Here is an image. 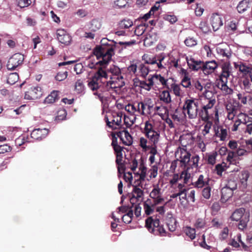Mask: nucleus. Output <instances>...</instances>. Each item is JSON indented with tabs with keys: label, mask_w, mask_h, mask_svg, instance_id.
<instances>
[{
	"label": "nucleus",
	"mask_w": 252,
	"mask_h": 252,
	"mask_svg": "<svg viewBox=\"0 0 252 252\" xmlns=\"http://www.w3.org/2000/svg\"><path fill=\"white\" fill-rule=\"evenodd\" d=\"M108 76L105 70L99 68L88 84L89 88L94 92V94L102 102L107 98L109 90L120 89L125 85L123 76L110 77L108 81Z\"/></svg>",
	"instance_id": "1"
},
{
	"label": "nucleus",
	"mask_w": 252,
	"mask_h": 252,
	"mask_svg": "<svg viewBox=\"0 0 252 252\" xmlns=\"http://www.w3.org/2000/svg\"><path fill=\"white\" fill-rule=\"evenodd\" d=\"M109 42L107 38H104L100 41L101 44L94 49V54L98 60L95 64L105 66L111 60L112 57L115 54L117 42L112 41L109 43Z\"/></svg>",
	"instance_id": "2"
},
{
	"label": "nucleus",
	"mask_w": 252,
	"mask_h": 252,
	"mask_svg": "<svg viewBox=\"0 0 252 252\" xmlns=\"http://www.w3.org/2000/svg\"><path fill=\"white\" fill-rule=\"evenodd\" d=\"M213 85L211 82H208L203 86L205 92L203 95L201 97L200 100L202 103V109L198 113L199 117L204 121H207L209 117V110L212 109L216 103V97L212 91L210 90Z\"/></svg>",
	"instance_id": "3"
},
{
	"label": "nucleus",
	"mask_w": 252,
	"mask_h": 252,
	"mask_svg": "<svg viewBox=\"0 0 252 252\" xmlns=\"http://www.w3.org/2000/svg\"><path fill=\"white\" fill-rule=\"evenodd\" d=\"M135 80H137L134 81L135 83H137V86L148 91H150L154 85H161L162 88L169 89L167 85L168 80L160 74L150 75L148 78L145 80H139L137 79Z\"/></svg>",
	"instance_id": "4"
},
{
	"label": "nucleus",
	"mask_w": 252,
	"mask_h": 252,
	"mask_svg": "<svg viewBox=\"0 0 252 252\" xmlns=\"http://www.w3.org/2000/svg\"><path fill=\"white\" fill-rule=\"evenodd\" d=\"M145 226L150 232L155 235L166 236V231L163 225H160L159 220L157 217H148L145 220Z\"/></svg>",
	"instance_id": "5"
},
{
	"label": "nucleus",
	"mask_w": 252,
	"mask_h": 252,
	"mask_svg": "<svg viewBox=\"0 0 252 252\" xmlns=\"http://www.w3.org/2000/svg\"><path fill=\"white\" fill-rule=\"evenodd\" d=\"M123 127L125 128V127ZM111 135L112 137L111 145L114 150L123 148L118 145L117 141L118 138H119L121 141H122L123 143L125 145L130 146L132 143V138L125 128L122 131L112 132Z\"/></svg>",
	"instance_id": "6"
},
{
	"label": "nucleus",
	"mask_w": 252,
	"mask_h": 252,
	"mask_svg": "<svg viewBox=\"0 0 252 252\" xmlns=\"http://www.w3.org/2000/svg\"><path fill=\"white\" fill-rule=\"evenodd\" d=\"M199 100L194 98L187 99L185 100L183 108L184 113H187L190 119L196 118L198 113Z\"/></svg>",
	"instance_id": "7"
},
{
	"label": "nucleus",
	"mask_w": 252,
	"mask_h": 252,
	"mask_svg": "<svg viewBox=\"0 0 252 252\" xmlns=\"http://www.w3.org/2000/svg\"><path fill=\"white\" fill-rule=\"evenodd\" d=\"M227 117L229 120H233L240 112V103L236 100L229 101L225 104Z\"/></svg>",
	"instance_id": "8"
},
{
	"label": "nucleus",
	"mask_w": 252,
	"mask_h": 252,
	"mask_svg": "<svg viewBox=\"0 0 252 252\" xmlns=\"http://www.w3.org/2000/svg\"><path fill=\"white\" fill-rule=\"evenodd\" d=\"M165 60V55L161 54L154 58H149L145 60V63L151 65H155L158 69H162L166 67V63L164 62Z\"/></svg>",
	"instance_id": "9"
},
{
	"label": "nucleus",
	"mask_w": 252,
	"mask_h": 252,
	"mask_svg": "<svg viewBox=\"0 0 252 252\" xmlns=\"http://www.w3.org/2000/svg\"><path fill=\"white\" fill-rule=\"evenodd\" d=\"M24 60V55L20 53H16L11 57L7 63L8 70H14L21 64Z\"/></svg>",
	"instance_id": "10"
},
{
	"label": "nucleus",
	"mask_w": 252,
	"mask_h": 252,
	"mask_svg": "<svg viewBox=\"0 0 252 252\" xmlns=\"http://www.w3.org/2000/svg\"><path fill=\"white\" fill-rule=\"evenodd\" d=\"M141 185L140 182H138L137 184L133 185L132 196L130 198V202L132 206H134L135 203L137 202H141L143 199V196L144 195L143 191L140 189L138 186Z\"/></svg>",
	"instance_id": "11"
},
{
	"label": "nucleus",
	"mask_w": 252,
	"mask_h": 252,
	"mask_svg": "<svg viewBox=\"0 0 252 252\" xmlns=\"http://www.w3.org/2000/svg\"><path fill=\"white\" fill-rule=\"evenodd\" d=\"M218 56L224 60H229L232 56V51L230 46L227 44H220L216 48Z\"/></svg>",
	"instance_id": "12"
},
{
	"label": "nucleus",
	"mask_w": 252,
	"mask_h": 252,
	"mask_svg": "<svg viewBox=\"0 0 252 252\" xmlns=\"http://www.w3.org/2000/svg\"><path fill=\"white\" fill-rule=\"evenodd\" d=\"M237 96L240 104L244 105L252 111V94L239 93Z\"/></svg>",
	"instance_id": "13"
},
{
	"label": "nucleus",
	"mask_w": 252,
	"mask_h": 252,
	"mask_svg": "<svg viewBox=\"0 0 252 252\" xmlns=\"http://www.w3.org/2000/svg\"><path fill=\"white\" fill-rule=\"evenodd\" d=\"M232 67L229 63H225L222 65L221 72L218 82H228V78L231 74Z\"/></svg>",
	"instance_id": "14"
},
{
	"label": "nucleus",
	"mask_w": 252,
	"mask_h": 252,
	"mask_svg": "<svg viewBox=\"0 0 252 252\" xmlns=\"http://www.w3.org/2000/svg\"><path fill=\"white\" fill-rule=\"evenodd\" d=\"M186 60L187 61L189 69L192 71H198L202 68L203 65V62L200 60H196L192 57H186Z\"/></svg>",
	"instance_id": "15"
},
{
	"label": "nucleus",
	"mask_w": 252,
	"mask_h": 252,
	"mask_svg": "<svg viewBox=\"0 0 252 252\" xmlns=\"http://www.w3.org/2000/svg\"><path fill=\"white\" fill-rule=\"evenodd\" d=\"M158 185L154 186V189L150 194L151 198L154 199V205L160 204L164 201V198L162 197V192Z\"/></svg>",
	"instance_id": "16"
},
{
	"label": "nucleus",
	"mask_w": 252,
	"mask_h": 252,
	"mask_svg": "<svg viewBox=\"0 0 252 252\" xmlns=\"http://www.w3.org/2000/svg\"><path fill=\"white\" fill-rule=\"evenodd\" d=\"M58 40L60 42L64 45H68L71 42V36L63 29H59L57 31Z\"/></svg>",
	"instance_id": "17"
},
{
	"label": "nucleus",
	"mask_w": 252,
	"mask_h": 252,
	"mask_svg": "<svg viewBox=\"0 0 252 252\" xmlns=\"http://www.w3.org/2000/svg\"><path fill=\"white\" fill-rule=\"evenodd\" d=\"M210 23L214 31H217L223 25L222 18L218 13H213L210 18Z\"/></svg>",
	"instance_id": "18"
},
{
	"label": "nucleus",
	"mask_w": 252,
	"mask_h": 252,
	"mask_svg": "<svg viewBox=\"0 0 252 252\" xmlns=\"http://www.w3.org/2000/svg\"><path fill=\"white\" fill-rule=\"evenodd\" d=\"M49 130L45 127L37 128L32 130L31 135L32 138L35 140H41L48 134Z\"/></svg>",
	"instance_id": "19"
},
{
	"label": "nucleus",
	"mask_w": 252,
	"mask_h": 252,
	"mask_svg": "<svg viewBox=\"0 0 252 252\" xmlns=\"http://www.w3.org/2000/svg\"><path fill=\"white\" fill-rule=\"evenodd\" d=\"M217 67V63L213 60L205 63L203 62L202 70L205 74H210L213 73Z\"/></svg>",
	"instance_id": "20"
},
{
	"label": "nucleus",
	"mask_w": 252,
	"mask_h": 252,
	"mask_svg": "<svg viewBox=\"0 0 252 252\" xmlns=\"http://www.w3.org/2000/svg\"><path fill=\"white\" fill-rule=\"evenodd\" d=\"M153 127H144L146 136L154 143L158 142L159 136L158 131L153 129Z\"/></svg>",
	"instance_id": "21"
},
{
	"label": "nucleus",
	"mask_w": 252,
	"mask_h": 252,
	"mask_svg": "<svg viewBox=\"0 0 252 252\" xmlns=\"http://www.w3.org/2000/svg\"><path fill=\"white\" fill-rule=\"evenodd\" d=\"M240 88L244 91L243 93L252 94V82L248 77H245L242 80Z\"/></svg>",
	"instance_id": "22"
},
{
	"label": "nucleus",
	"mask_w": 252,
	"mask_h": 252,
	"mask_svg": "<svg viewBox=\"0 0 252 252\" xmlns=\"http://www.w3.org/2000/svg\"><path fill=\"white\" fill-rule=\"evenodd\" d=\"M221 193L220 200L222 202H225L232 197L233 193V189L226 186L222 188Z\"/></svg>",
	"instance_id": "23"
},
{
	"label": "nucleus",
	"mask_w": 252,
	"mask_h": 252,
	"mask_svg": "<svg viewBox=\"0 0 252 252\" xmlns=\"http://www.w3.org/2000/svg\"><path fill=\"white\" fill-rule=\"evenodd\" d=\"M252 65H248L242 62H234V66L235 68L238 69L239 71L243 73L244 75L248 74V72L251 67Z\"/></svg>",
	"instance_id": "24"
},
{
	"label": "nucleus",
	"mask_w": 252,
	"mask_h": 252,
	"mask_svg": "<svg viewBox=\"0 0 252 252\" xmlns=\"http://www.w3.org/2000/svg\"><path fill=\"white\" fill-rule=\"evenodd\" d=\"M209 179L208 177L205 178L203 175H200L196 182L193 184L196 188H202L209 185Z\"/></svg>",
	"instance_id": "25"
},
{
	"label": "nucleus",
	"mask_w": 252,
	"mask_h": 252,
	"mask_svg": "<svg viewBox=\"0 0 252 252\" xmlns=\"http://www.w3.org/2000/svg\"><path fill=\"white\" fill-rule=\"evenodd\" d=\"M138 71L136 76L145 78L149 73L150 69L149 66L144 63H139L138 64Z\"/></svg>",
	"instance_id": "26"
},
{
	"label": "nucleus",
	"mask_w": 252,
	"mask_h": 252,
	"mask_svg": "<svg viewBox=\"0 0 252 252\" xmlns=\"http://www.w3.org/2000/svg\"><path fill=\"white\" fill-rule=\"evenodd\" d=\"M245 209L240 208L236 209L232 214L230 219L233 221H238L246 214Z\"/></svg>",
	"instance_id": "27"
},
{
	"label": "nucleus",
	"mask_w": 252,
	"mask_h": 252,
	"mask_svg": "<svg viewBox=\"0 0 252 252\" xmlns=\"http://www.w3.org/2000/svg\"><path fill=\"white\" fill-rule=\"evenodd\" d=\"M191 155L189 153L187 152L186 150L183 149L181 150V162L182 163V165H184L185 167L188 166L189 162H190Z\"/></svg>",
	"instance_id": "28"
},
{
	"label": "nucleus",
	"mask_w": 252,
	"mask_h": 252,
	"mask_svg": "<svg viewBox=\"0 0 252 252\" xmlns=\"http://www.w3.org/2000/svg\"><path fill=\"white\" fill-rule=\"evenodd\" d=\"M105 119H106L107 126H111L110 125L111 123L113 125L119 126L121 123L122 115L115 113L113 115L112 118L110 119L111 121H109V119L107 117L105 118Z\"/></svg>",
	"instance_id": "29"
},
{
	"label": "nucleus",
	"mask_w": 252,
	"mask_h": 252,
	"mask_svg": "<svg viewBox=\"0 0 252 252\" xmlns=\"http://www.w3.org/2000/svg\"><path fill=\"white\" fill-rule=\"evenodd\" d=\"M29 93L31 94L32 99L33 100L40 98L42 95L41 89L38 86L32 87Z\"/></svg>",
	"instance_id": "30"
},
{
	"label": "nucleus",
	"mask_w": 252,
	"mask_h": 252,
	"mask_svg": "<svg viewBox=\"0 0 252 252\" xmlns=\"http://www.w3.org/2000/svg\"><path fill=\"white\" fill-rule=\"evenodd\" d=\"M74 91L78 94L82 95L85 94V87L83 81L81 79H78L74 85Z\"/></svg>",
	"instance_id": "31"
},
{
	"label": "nucleus",
	"mask_w": 252,
	"mask_h": 252,
	"mask_svg": "<svg viewBox=\"0 0 252 252\" xmlns=\"http://www.w3.org/2000/svg\"><path fill=\"white\" fill-rule=\"evenodd\" d=\"M155 113L159 115L162 120L166 118L168 115V110L166 107L162 105L154 107Z\"/></svg>",
	"instance_id": "32"
},
{
	"label": "nucleus",
	"mask_w": 252,
	"mask_h": 252,
	"mask_svg": "<svg viewBox=\"0 0 252 252\" xmlns=\"http://www.w3.org/2000/svg\"><path fill=\"white\" fill-rule=\"evenodd\" d=\"M59 99V92L53 91L44 99L45 104L53 103Z\"/></svg>",
	"instance_id": "33"
},
{
	"label": "nucleus",
	"mask_w": 252,
	"mask_h": 252,
	"mask_svg": "<svg viewBox=\"0 0 252 252\" xmlns=\"http://www.w3.org/2000/svg\"><path fill=\"white\" fill-rule=\"evenodd\" d=\"M250 220L249 213H246L243 218L241 219L239 221V222L238 225L239 229L243 230L247 227L248 222Z\"/></svg>",
	"instance_id": "34"
},
{
	"label": "nucleus",
	"mask_w": 252,
	"mask_h": 252,
	"mask_svg": "<svg viewBox=\"0 0 252 252\" xmlns=\"http://www.w3.org/2000/svg\"><path fill=\"white\" fill-rule=\"evenodd\" d=\"M106 72L108 75V73H111L112 74L111 77L123 76L121 73L120 68L115 65H110Z\"/></svg>",
	"instance_id": "35"
},
{
	"label": "nucleus",
	"mask_w": 252,
	"mask_h": 252,
	"mask_svg": "<svg viewBox=\"0 0 252 252\" xmlns=\"http://www.w3.org/2000/svg\"><path fill=\"white\" fill-rule=\"evenodd\" d=\"M250 177V173L248 170H243L241 172L239 178L241 185L244 188L247 186V181Z\"/></svg>",
	"instance_id": "36"
},
{
	"label": "nucleus",
	"mask_w": 252,
	"mask_h": 252,
	"mask_svg": "<svg viewBox=\"0 0 252 252\" xmlns=\"http://www.w3.org/2000/svg\"><path fill=\"white\" fill-rule=\"evenodd\" d=\"M250 7V0H243L239 2L237 6L238 12L242 13Z\"/></svg>",
	"instance_id": "37"
},
{
	"label": "nucleus",
	"mask_w": 252,
	"mask_h": 252,
	"mask_svg": "<svg viewBox=\"0 0 252 252\" xmlns=\"http://www.w3.org/2000/svg\"><path fill=\"white\" fill-rule=\"evenodd\" d=\"M227 82H218V87L225 94H230L233 93V90L227 85Z\"/></svg>",
	"instance_id": "38"
},
{
	"label": "nucleus",
	"mask_w": 252,
	"mask_h": 252,
	"mask_svg": "<svg viewBox=\"0 0 252 252\" xmlns=\"http://www.w3.org/2000/svg\"><path fill=\"white\" fill-rule=\"evenodd\" d=\"M151 200L147 199L146 201L144 203V209L145 213L147 215H150L152 214L154 210V207L157 205H154V203L153 204H150Z\"/></svg>",
	"instance_id": "39"
},
{
	"label": "nucleus",
	"mask_w": 252,
	"mask_h": 252,
	"mask_svg": "<svg viewBox=\"0 0 252 252\" xmlns=\"http://www.w3.org/2000/svg\"><path fill=\"white\" fill-rule=\"evenodd\" d=\"M217 127V129H215L216 136L220 137L221 141H224L227 136V130L222 128V127Z\"/></svg>",
	"instance_id": "40"
},
{
	"label": "nucleus",
	"mask_w": 252,
	"mask_h": 252,
	"mask_svg": "<svg viewBox=\"0 0 252 252\" xmlns=\"http://www.w3.org/2000/svg\"><path fill=\"white\" fill-rule=\"evenodd\" d=\"M166 224L168 227V229L171 231H174L177 227V221L176 219L171 216L166 219Z\"/></svg>",
	"instance_id": "41"
},
{
	"label": "nucleus",
	"mask_w": 252,
	"mask_h": 252,
	"mask_svg": "<svg viewBox=\"0 0 252 252\" xmlns=\"http://www.w3.org/2000/svg\"><path fill=\"white\" fill-rule=\"evenodd\" d=\"M114 152L116 156V163L119 166L122 167L123 164L122 163L123 160V148L115 149Z\"/></svg>",
	"instance_id": "42"
},
{
	"label": "nucleus",
	"mask_w": 252,
	"mask_h": 252,
	"mask_svg": "<svg viewBox=\"0 0 252 252\" xmlns=\"http://www.w3.org/2000/svg\"><path fill=\"white\" fill-rule=\"evenodd\" d=\"M160 99L163 102L168 104L171 101V98L169 91H163L159 95Z\"/></svg>",
	"instance_id": "43"
},
{
	"label": "nucleus",
	"mask_w": 252,
	"mask_h": 252,
	"mask_svg": "<svg viewBox=\"0 0 252 252\" xmlns=\"http://www.w3.org/2000/svg\"><path fill=\"white\" fill-rule=\"evenodd\" d=\"M192 139H193L197 143V147L201 149L202 152H205L206 151V145L205 144L201 136L197 135L196 138H194L192 136H191Z\"/></svg>",
	"instance_id": "44"
},
{
	"label": "nucleus",
	"mask_w": 252,
	"mask_h": 252,
	"mask_svg": "<svg viewBox=\"0 0 252 252\" xmlns=\"http://www.w3.org/2000/svg\"><path fill=\"white\" fill-rule=\"evenodd\" d=\"M199 160V157L197 155H195L194 156H193L190 158V162H189V164H188L187 166V168H197L198 166V161Z\"/></svg>",
	"instance_id": "45"
},
{
	"label": "nucleus",
	"mask_w": 252,
	"mask_h": 252,
	"mask_svg": "<svg viewBox=\"0 0 252 252\" xmlns=\"http://www.w3.org/2000/svg\"><path fill=\"white\" fill-rule=\"evenodd\" d=\"M67 112L64 109H59L57 114L55 120L57 122H60L65 119Z\"/></svg>",
	"instance_id": "46"
},
{
	"label": "nucleus",
	"mask_w": 252,
	"mask_h": 252,
	"mask_svg": "<svg viewBox=\"0 0 252 252\" xmlns=\"http://www.w3.org/2000/svg\"><path fill=\"white\" fill-rule=\"evenodd\" d=\"M125 109L131 115L137 116V110L135 102L132 104H128L125 106Z\"/></svg>",
	"instance_id": "47"
},
{
	"label": "nucleus",
	"mask_w": 252,
	"mask_h": 252,
	"mask_svg": "<svg viewBox=\"0 0 252 252\" xmlns=\"http://www.w3.org/2000/svg\"><path fill=\"white\" fill-rule=\"evenodd\" d=\"M18 79L19 75L17 73H10L7 77V82L10 85H13L17 82Z\"/></svg>",
	"instance_id": "48"
},
{
	"label": "nucleus",
	"mask_w": 252,
	"mask_h": 252,
	"mask_svg": "<svg viewBox=\"0 0 252 252\" xmlns=\"http://www.w3.org/2000/svg\"><path fill=\"white\" fill-rule=\"evenodd\" d=\"M239 117L244 120L240 119L241 123L246 125V126H252V118L244 114H239Z\"/></svg>",
	"instance_id": "49"
},
{
	"label": "nucleus",
	"mask_w": 252,
	"mask_h": 252,
	"mask_svg": "<svg viewBox=\"0 0 252 252\" xmlns=\"http://www.w3.org/2000/svg\"><path fill=\"white\" fill-rule=\"evenodd\" d=\"M191 78L189 76L184 77L181 78V85L185 88H191L192 86Z\"/></svg>",
	"instance_id": "50"
},
{
	"label": "nucleus",
	"mask_w": 252,
	"mask_h": 252,
	"mask_svg": "<svg viewBox=\"0 0 252 252\" xmlns=\"http://www.w3.org/2000/svg\"><path fill=\"white\" fill-rule=\"evenodd\" d=\"M171 89L176 96H180L182 95L183 92L181 89L180 85L173 83L171 85Z\"/></svg>",
	"instance_id": "51"
},
{
	"label": "nucleus",
	"mask_w": 252,
	"mask_h": 252,
	"mask_svg": "<svg viewBox=\"0 0 252 252\" xmlns=\"http://www.w3.org/2000/svg\"><path fill=\"white\" fill-rule=\"evenodd\" d=\"M133 25V22L129 19H124L119 23L121 29H128Z\"/></svg>",
	"instance_id": "52"
},
{
	"label": "nucleus",
	"mask_w": 252,
	"mask_h": 252,
	"mask_svg": "<svg viewBox=\"0 0 252 252\" xmlns=\"http://www.w3.org/2000/svg\"><path fill=\"white\" fill-rule=\"evenodd\" d=\"M191 175L187 170L182 171L180 175L181 180H183V184H187L189 182Z\"/></svg>",
	"instance_id": "53"
},
{
	"label": "nucleus",
	"mask_w": 252,
	"mask_h": 252,
	"mask_svg": "<svg viewBox=\"0 0 252 252\" xmlns=\"http://www.w3.org/2000/svg\"><path fill=\"white\" fill-rule=\"evenodd\" d=\"M133 211L130 210L128 212L122 217L123 221L126 223H129L132 220Z\"/></svg>",
	"instance_id": "54"
},
{
	"label": "nucleus",
	"mask_w": 252,
	"mask_h": 252,
	"mask_svg": "<svg viewBox=\"0 0 252 252\" xmlns=\"http://www.w3.org/2000/svg\"><path fill=\"white\" fill-rule=\"evenodd\" d=\"M185 232L187 236H188L191 240H193L195 238V230L194 228H192L190 227L187 226L185 228Z\"/></svg>",
	"instance_id": "55"
},
{
	"label": "nucleus",
	"mask_w": 252,
	"mask_h": 252,
	"mask_svg": "<svg viewBox=\"0 0 252 252\" xmlns=\"http://www.w3.org/2000/svg\"><path fill=\"white\" fill-rule=\"evenodd\" d=\"M218 155L217 152L208 155L207 162L208 164L214 165L216 163V157Z\"/></svg>",
	"instance_id": "56"
},
{
	"label": "nucleus",
	"mask_w": 252,
	"mask_h": 252,
	"mask_svg": "<svg viewBox=\"0 0 252 252\" xmlns=\"http://www.w3.org/2000/svg\"><path fill=\"white\" fill-rule=\"evenodd\" d=\"M199 28L205 33H208L210 31V28L206 21H201L199 25Z\"/></svg>",
	"instance_id": "57"
},
{
	"label": "nucleus",
	"mask_w": 252,
	"mask_h": 252,
	"mask_svg": "<svg viewBox=\"0 0 252 252\" xmlns=\"http://www.w3.org/2000/svg\"><path fill=\"white\" fill-rule=\"evenodd\" d=\"M192 85L196 91L201 92L203 89V84L198 79L193 80L192 81Z\"/></svg>",
	"instance_id": "58"
},
{
	"label": "nucleus",
	"mask_w": 252,
	"mask_h": 252,
	"mask_svg": "<svg viewBox=\"0 0 252 252\" xmlns=\"http://www.w3.org/2000/svg\"><path fill=\"white\" fill-rule=\"evenodd\" d=\"M139 169L141 171L140 179L142 180H144L146 175L147 168L143 162L140 163Z\"/></svg>",
	"instance_id": "59"
},
{
	"label": "nucleus",
	"mask_w": 252,
	"mask_h": 252,
	"mask_svg": "<svg viewBox=\"0 0 252 252\" xmlns=\"http://www.w3.org/2000/svg\"><path fill=\"white\" fill-rule=\"evenodd\" d=\"M180 59H175L174 58H170L169 59V63L171 66H174V67L177 68L180 67V65L179 64V62H180Z\"/></svg>",
	"instance_id": "60"
},
{
	"label": "nucleus",
	"mask_w": 252,
	"mask_h": 252,
	"mask_svg": "<svg viewBox=\"0 0 252 252\" xmlns=\"http://www.w3.org/2000/svg\"><path fill=\"white\" fill-rule=\"evenodd\" d=\"M205 224L206 222L203 219L198 218L196 220L194 223V226L196 228H203L205 227Z\"/></svg>",
	"instance_id": "61"
},
{
	"label": "nucleus",
	"mask_w": 252,
	"mask_h": 252,
	"mask_svg": "<svg viewBox=\"0 0 252 252\" xmlns=\"http://www.w3.org/2000/svg\"><path fill=\"white\" fill-rule=\"evenodd\" d=\"M211 187L209 185L206 186L202 190V196L205 199L210 198V197L211 196Z\"/></svg>",
	"instance_id": "62"
},
{
	"label": "nucleus",
	"mask_w": 252,
	"mask_h": 252,
	"mask_svg": "<svg viewBox=\"0 0 252 252\" xmlns=\"http://www.w3.org/2000/svg\"><path fill=\"white\" fill-rule=\"evenodd\" d=\"M185 44L189 47H192L197 44V40L193 37H189L184 41Z\"/></svg>",
	"instance_id": "63"
},
{
	"label": "nucleus",
	"mask_w": 252,
	"mask_h": 252,
	"mask_svg": "<svg viewBox=\"0 0 252 252\" xmlns=\"http://www.w3.org/2000/svg\"><path fill=\"white\" fill-rule=\"evenodd\" d=\"M17 5L20 8L28 7L31 3V0H17Z\"/></svg>",
	"instance_id": "64"
}]
</instances>
